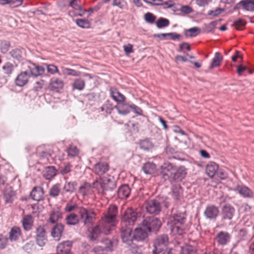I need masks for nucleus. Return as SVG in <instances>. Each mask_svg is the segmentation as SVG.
I'll list each match as a JSON object with an SVG mask.
<instances>
[{
  "instance_id": "bf43d9fd",
  "label": "nucleus",
  "mask_w": 254,
  "mask_h": 254,
  "mask_svg": "<svg viewBox=\"0 0 254 254\" xmlns=\"http://www.w3.org/2000/svg\"><path fill=\"white\" fill-rule=\"evenodd\" d=\"M245 24L246 22L242 19H238L235 20L234 22L236 28L239 30H242L243 27L245 26Z\"/></svg>"
},
{
  "instance_id": "4d7b16f0",
  "label": "nucleus",
  "mask_w": 254,
  "mask_h": 254,
  "mask_svg": "<svg viewBox=\"0 0 254 254\" xmlns=\"http://www.w3.org/2000/svg\"><path fill=\"white\" fill-rule=\"evenodd\" d=\"M144 18L146 22L151 24L153 23L156 19V16L150 12L145 13Z\"/></svg>"
},
{
  "instance_id": "4c0bfd02",
  "label": "nucleus",
  "mask_w": 254,
  "mask_h": 254,
  "mask_svg": "<svg viewBox=\"0 0 254 254\" xmlns=\"http://www.w3.org/2000/svg\"><path fill=\"white\" fill-rule=\"evenodd\" d=\"M222 60L223 57L221 54L219 52L216 53L211 63L210 68H213L214 67L219 66Z\"/></svg>"
},
{
  "instance_id": "49530a36",
  "label": "nucleus",
  "mask_w": 254,
  "mask_h": 254,
  "mask_svg": "<svg viewBox=\"0 0 254 254\" xmlns=\"http://www.w3.org/2000/svg\"><path fill=\"white\" fill-rule=\"evenodd\" d=\"M62 69L63 73L64 75H71L73 76H78L80 75V71L73 69L62 67Z\"/></svg>"
},
{
  "instance_id": "473e14b6",
  "label": "nucleus",
  "mask_w": 254,
  "mask_h": 254,
  "mask_svg": "<svg viewBox=\"0 0 254 254\" xmlns=\"http://www.w3.org/2000/svg\"><path fill=\"white\" fill-rule=\"evenodd\" d=\"M33 223V218L30 215L24 216L22 220L23 228L26 231L30 230L32 228Z\"/></svg>"
},
{
  "instance_id": "052dcab7",
  "label": "nucleus",
  "mask_w": 254,
  "mask_h": 254,
  "mask_svg": "<svg viewBox=\"0 0 254 254\" xmlns=\"http://www.w3.org/2000/svg\"><path fill=\"white\" fill-rule=\"evenodd\" d=\"M217 23L216 21H213L211 22L208 24L205 25L204 30L206 32H210L214 30Z\"/></svg>"
},
{
  "instance_id": "5701e85b",
  "label": "nucleus",
  "mask_w": 254,
  "mask_h": 254,
  "mask_svg": "<svg viewBox=\"0 0 254 254\" xmlns=\"http://www.w3.org/2000/svg\"><path fill=\"white\" fill-rule=\"evenodd\" d=\"M69 6L77 11L75 15L82 16L85 13V10L82 9L80 4V0H71L69 2Z\"/></svg>"
},
{
  "instance_id": "a878e982",
  "label": "nucleus",
  "mask_w": 254,
  "mask_h": 254,
  "mask_svg": "<svg viewBox=\"0 0 254 254\" xmlns=\"http://www.w3.org/2000/svg\"><path fill=\"white\" fill-rule=\"evenodd\" d=\"M79 216L74 212L67 215L65 218V222L68 225H75L79 223Z\"/></svg>"
},
{
  "instance_id": "338daca9",
  "label": "nucleus",
  "mask_w": 254,
  "mask_h": 254,
  "mask_svg": "<svg viewBox=\"0 0 254 254\" xmlns=\"http://www.w3.org/2000/svg\"><path fill=\"white\" fill-rule=\"evenodd\" d=\"M179 10L182 13L187 14L191 13L193 11L191 7L189 5H183L182 6Z\"/></svg>"
},
{
  "instance_id": "0e129e2a",
  "label": "nucleus",
  "mask_w": 254,
  "mask_h": 254,
  "mask_svg": "<svg viewBox=\"0 0 254 254\" xmlns=\"http://www.w3.org/2000/svg\"><path fill=\"white\" fill-rule=\"evenodd\" d=\"M8 243V238L0 234V249H3L6 247Z\"/></svg>"
},
{
  "instance_id": "393cba45",
  "label": "nucleus",
  "mask_w": 254,
  "mask_h": 254,
  "mask_svg": "<svg viewBox=\"0 0 254 254\" xmlns=\"http://www.w3.org/2000/svg\"><path fill=\"white\" fill-rule=\"evenodd\" d=\"M218 166L215 163L210 162L206 165V173L210 178H213L217 172Z\"/></svg>"
},
{
  "instance_id": "c03bdc74",
  "label": "nucleus",
  "mask_w": 254,
  "mask_h": 254,
  "mask_svg": "<svg viewBox=\"0 0 254 254\" xmlns=\"http://www.w3.org/2000/svg\"><path fill=\"white\" fill-rule=\"evenodd\" d=\"M200 32V29L197 27L190 28L185 31V35L187 37H194L198 35Z\"/></svg>"
},
{
  "instance_id": "3c124183",
  "label": "nucleus",
  "mask_w": 254,
  "mask_h": 254,
  "mask_svg": "<svg viewBox=\"0 0 254 254\" xmlns=\"http://www.w3.org/2000/svg\"><path fill=\"white\" fill-rule=\"evenodd\" d=\"M168 19L161 17L158 19L156 22L157 27L158 28H162L168 26L169 25Z\"/></svg>"
},
{
  "instance_id": "79ce46f5",
  "label": "nucleus",
  "mask_w": 254,
  "mask_h": 254,
  "mask_svg": "<svg viewBox=\"0 0 254 254\" xmlns=\"http://www.w3.org/2000/svg\"><path fill=\"white\" fill-rule=\"evenodd\" d=\"M61 191V186L60 184L53 185L50 190L49 195L52 197H57Z\"/></svg>"
},
{
  "instance_id": "2eb2a0df",
  "label": "nucleus",
  "mask_w": 254,
  "mask_h": 254,
  "mask_svg": "<svg viewBox=\"0 0 254 254\" xmlns=\"http://www.w3.org/2000/svg\"><path fill=\"white\" fill-rule=\"evenodd\" d=\"M28 68L30 70V75L35 77H37L42 75L45 71L44 68L40 65H38L35 64L30 63L28 66Z\"/></svg>"
},
{
  "instance_id": "dca6fc26",
  "label": "nucleus",
  "mask_w": 254,
  "mask_h": 254,
  "mask_svg": "<svg viewBox=\"0 0 254 254\" xmlns=\"http://www.w3.org/2000/svg\"><path fill=\"white\" fill-rule=\"evenodd\" d=\"M161 174L165 179H169L171 180L175 168L171 164L165 163L161 167Z\"/></svg>"
},
{
  "instance_id": "c756f323",
  "label": "nucleus",
  "mask_w": 254,
  "mask_h": 254,
  "mask_svg": "<svg viewBox=\"0 0 254 254\" xmlns=\"http://www.w3.org/2000/svg\"><path fill=\"white\" fill-rule=\"evenodd\" d=\"M56 169L54 166H48L43 171V177L46 180H50L56 175Z\"/></svg>"
},
{
  "instance_id": "8fccbe9b",
  "label": "nucleus",
  "mask_w": 254,
  "mask_h": 254,
  "mask_svg": "<svg viewBox=\"0 0 254 254\" xmlns=\"http://www.w3.org/2000/svg\"><path fill=\"white\" fill-rule=\"evenodd\" d=\"M10 43L6 40H3L1 42L0 45V52L3 54L6 53L9 49Z\"/></svg>"
},
{
  "instance_id": "6ab92c4d",
  "label": "nucleus",
  "mask_w": 254,
  "mask_h": 254,
  "mask_svg": "<svg viewBox=\"0 0 254 254\" xmlns=\"http://www.w3.org/2000/svg\"><path fill=\"white\" fill-rule=\"evenodd\" d=\"M94 172L100 177L109 170V165L105 162H100L94 165Z\"/></svg>"
},
{
  "instance_id": "4468645a",
  "label": "nucleus",
  "mask_w": 254,
  "mask_h": 254,
  "mask_svg": "<svg viewBox=\"0 0 254 254\" xmlns=\"http://www.w3.org/2000/svg\"><path fill=\"white\" fill-rule=\"evenodd\" d=\"M187 172L184 167H180L177 170L175 169L170 181L171 182H179L185 178Z\"/></svg>"
},
{
  "instance_id": "7ed1b4c3",
  "label": "nucleus",
  "mask_w": 254,
  "mask_h": 254,
  "mask_svg": "<svg viewBox=\"0 0 254 254\" xmlns=\"http://www.w3.org/2000/svg\"><path fill=\"white\" fill-rule=\"evenodd\" d=\"M94 186L99 193L106 195L107 192L115 189L116 184L113 177L111 176L101 177L99 180L94 183Z\"/></svg>"
},
{
  "instance_id": "39448f33",
  "label": "nucleus",
  "mask_w": 254,
  "mask_h": 254,
  "mask_svg": "<svg viewBox=\"0 0 254 254\" xmlns=\"http://www.w3.org/2000/svg\"><path fill=\"white\" fill-rule=\"evenodd\" d=\"M161 224L160 220L154 216L146 217L142 222V226L146 228L148 232L157 231Z\"/></svg>"
},
{
  "instance_id": "864d4df0",
  "label": "nucleus",
  "mask_w": 254,
  "mask_h": 254,
  "mask_svg": "<svg viewBox=\"0 0 254 254\" xmlns=\"http://www.w3.org/2000/svg\"><path fill=\"white\" fill-rule=\"evenodd\" d=\"M68 155L71 157H75L78 154V150L75 146L71 145L67 150Z\"/></svg>"
},
{
  "instance_id": "09e8293b",
  "label": "nucleus",
  "mask_w": 254,
  "mask_h": 254,
  "mask_svg": "<svg viewBox=\"0 0 254 254\" xmlns=\"http://www.w3.org/2000/svg\"><path fill=\"white\" fill-rule=\"evenodd\" d=\"M181 254H196V249L191 246L187 245L182 247Z\"/></svg>"
},
{
  "instance_id": "c9c22d12",
  "label": "nucleus",
  "mask_w": 254,
  "mask_h": 254,
  "mask_svg": "<svg viewBox=\"0 0 254 254\" xmlns=\"http://www.w3.org/2000/svg\"><path fill=\"white\" fill-rule=\"evenodd\" d=\"M142 169L146 174H152L156 172V165L152 162H147L143 165Z\"/></svg>"
},
{
  "instance_id": "680f3d73",
  "label": "nucleus",
  "mask_w": 254,
  "mask_h": 254,
  "mask_svg": "<svg viewBox=\"0 0 254 254\" xmlns=\"http://www.w3.org/2000/svg\"><path fill=\"white\" fill-rule=\"evenodd\" d=\"M127 3L124 0H114L113 5L121 9H123L126 6Z\"/></svg>"
},
{
  "instance_id": "2f4dec72",
  "label": "nucleus",
  "mask_w": 254,
  "mask_h": 254,
  "mask_svg": "<svg viewBox=\"0 0 254 254\" xmlns=\"http://www.w3.org/2000/svg\"><path fill=\"white\" fill-rule=\"evenodd\" d=\"M21 235V230L19 227L14 226L12 227L9 233V239L11 241H17Z\"/></svg>"
},
{
  "instance_id": "72a5a7b5",
  "label": "nucleus",
  "mask_w": 254,
  "mask_h": 254,
  "mask_svg": "<svg viewBox=\"0 0 254 254\" xmlns=\"http://www.w3.org/2000/svg\"><path fill=\"white\" fill-rule=\"evenodd\" d=\"M10 55L14 59L20 61L24 58L25 53L23 49L16 48L10 52Z\"/></svg>"
},
{
  "instance_id": "aec40b11",
  "label": "nucleus",
  "mask_w": 254,
  "mask_h": 254,
  "mask_svg": "<svg viewBox=\"0 0 254 254\" xmlns=\"http://www.w3.org/2000/svg\"><path fill=\"white\" fill-rule=\"evenodd\" d=\"M64 226L61 224H57L52 229L51 235L56 241H59L62 236Z\"/></svg>"
},
{
  "instance_id": "f3484780",
  "label": "nucleus",
  "mask_w": 254,
  "mask_h": 254,
  "mask_svg": "<svg viewBox=\"0 0 254 254\" xmlns=\"http://www.w3.org/2000/svg\"><path fill=\"white\" fill-rule=\"evenodd\" d=\"M242 7L245 10L249 11H254V0H243L238 2L234 9Z\"/></svg>"
},
{
  "instance_id": "f704fd0d",
  "label": "nucleus",
  "mask_w": 254,
  "mask_h": 254,
  "mask_svg": "<svg viewBox=\"0 0 254 254\" xmlns=\"http://www.w3.org/2000/svg\"><path fill=\"white\" fill-rule=\"evenodd\" d=\"M14 195L15 192L10 187H7L3 192V197L7 203L11 202Z\"/></svg>"
},
{
  "instance_id": "0eeeda50",
  "label": "nucleus",
  "mask_w": 254,
  "mask_h": 254,
  "mask_svg": "<svg viewBox=\"0 0 254 254\" xmlns=\"http://www.w3.org/2000/svg\"><path fill=\"white\" fill-rule=\"evenodd\" d=\"M138 216L137 212L131 208H127L122 218V226L127 227L132 225L137 220Z\"/></svg>"
},
{
  "instance_id": "9d476101",
  "label": "nucleus",
  "mask_w": 254,
  "mask_h": 254,
  "mask_svg": "<svg viewBox=\"0 0 254 254\" xmlns=\"http://www.w3.org/2000/svg\"><path fill=\"white\" fill-rule=\"evenodd\" d=\"M131 228L126 226L125 228L122 226L121 228V238L123 242L127 244V245H130L132 243L133 235H131Z\"/></svg>"
},
{
  "instance_id": "a211bd4d",
  "label": "nucleus",
  "mask_w": 254,
  "mask_h": 254,
  "mask_svg": "<svg viewBox=\"0 0 254 254\" xmlns=\"http://www.w3.org/2000/svg\"><path fill=\"white\" fill-rule=\"evenodd\" d=\"M234 208L229 205L225 204L222 209V215L224 219L231 220L235 214Z\"/></svg>"
},
{
  "instance_id": "58836bf2",
  "label": "nucleus",
  "mask_w": 254,
  "mask_h": 254,
  "mask_svg": "<svg viewBox=\"0 0 254 254\" xmlns=\"http://www.w3.org/2000/svg\"><path fill=\"white\" fill-rule=\"evenodd\" d=\"M77 183L75 181L66 182L63 187V190L65 192L71 193L75 190Z\"/></svg>"
},
{
  "instance_id": "5fc2aeb1",
  "label": "nucleus",
  "mask_w": 254,
  "mask_h": 254,
  "mask_svg": "<svg viewBox=\"0 0 254 254\" xmlns=\"http://www.w3.org/2000/svg\"><path fill=\"white\" fill-rule=\"evenodd\" d=\"M77 25L82 28H87L90 27V23L88 20L82 19H78L76 20Z\"/></svg>"
},
{
  "instance_id": "6e6552de",
  "label": "nucleus",
  "mask_w": 254,
  "mask_h": 254,
  "mask_svg": "<svg viewBox=\"0 0 254 254\" xmlns=\"http://www.w3.org/2000/svg\"><path fill=\"white\" fill-rule=\"evenodd\" d=\"M145 208L148 213L154 214H158L161 210L160 202L157 199L146 201Z\"/></svg>"
},
{
  "instance_id": "cd10ccee",
  "label": "nucleus",
  "mask_w": 254,
  "mask_h": 254,
  "mask_svg": "<svg viewBox=\"0 0 254 254\" xmlns=\"http://www.w3.org/2000/svg\"><path fill=\"white\" fill-rule=\"evenodd\" d=\"M110 94L112 98L120 104L125 102L126 97L116 89H111Z\"/></svg>"
},
{
  "instance_id": "1a4fd4ad",
  "label": "nucleus",
  "mask_w": 254,
  "mask_h": 254,
  "mask_svg": "<svg viewBox=\"0 0 254 254\" xmlns=\"http://www.w3.org/2000/svg\"><path fill=\"white\" fill-rule=\"evenodd\" d=\"M36 240L40 247L45 246L47 242L46 231L44 226H39L36 229Z\"/></svg>"
},
{
  "instance_id": "69168bd1",
  "label": "nucleus",
  "mask_w": 254,
  "mask_h": 254,
  "mask_svg": "<svg viewBox=\"0 0 254 254\" xmlns=\"http://www.w3.org/2000/svg\"><path fill=\"white\" fill-rule=\"evenodd\" d=\"M47 71L52 74H55L59 72V69L58 67L54 64H48L47 65Z\"/></svg>"
},
{
  "instance_id": "f8f14e48",
  "label": "nucleus",
  "mask_w": 254,
  "mask_h": 254,
  "mask_svg": "<svg viewBox=\"0 0 254 254\" xmlns=\"http://www.w3.org/2000/svg\"><path fill=\"white\" fill-rule=\"evenodd\" d=\"M204 214L207 219H215L219 214L218 208L214 205H208L204 210Z\"/></svg>"
},
{
  "instance_id": "6e6d98bb",
  "label": "nucleus",
  "mask_w": 254,
  "mask_h": 254,
  "mask_svg": "<svg viewBox=\"0 0 254 254\" xmlns=\"http://www.w3.org/2000/svg\"><path fill=\"white\" fill-rule=\"evenodd\" d=\"M140 147L144 150H149L153 147V144L148 140H142L140 144Z\"/></svg>"
},
{
  "instance_id": "bb28decb",
  "label": "nucleus",
  "mask_w": 254,
  "mask_h": 254,
  "mask_svg": "<svg viewBox=\"0 0 254 254\" xmlns=\"http://www.w3.org/2000/svg\"><path fill=\"white\" fill-rule=\"evenodd\" d=\"M147 233L141 228H137L135 229L133 237L134 239L138 241H143L147 237Z\"/></svg>"
},
{
  "instance_id": "774afa93",
  "label": "nucleus",
  "mask_w": 254,
  "mask_h": 254,
  "mask_svg": "<svg viewBox=\"0 0 254 254\" xmlns=\"http://www.w3.org/2000/svg\"><path fill=\"white\" fill-rule=\"evenodd\" d=\"M224 11V9L220 8H217L215 10H209L208 12V15L212 16H217L221 13Z\"/></svg>"
},
{
  "instance_id": "a19ab883",
  "label": "nucleus",
  "mask_w": 254,
  "mask_h": 254,
  "mask_svg": "<svg viewBox=\"0 0 254 254\" xmlns=\"http://www.w3.org/2000/svg\"><path fill=\"white\" fill-rule=\"evenodd\" d=\"M78 206L76 202L71 201H68L65 205L64 210L65 212H71L72 211H76L78 213Z\"/></svg>"
},
{
  "instance_id": "603ef678",
  "label": "nucleus",
  "mask_w": 254,
  "mask_h": 254,
  "mask_svg": "<svg viewBox=\"0 0 254 254\" xmlns=\"http://www.w3.org/2000/svg\"><path fill=\"white\" fill-rule=\"evenodd\" d=\"M154 5H160L163 7V8L166 9L171 8L174 6L175 3L173 0H169L162 3L155 2L154 3Z\"/></svg>"
},
{
  "instance_id": "e433bc0d",
  "label": "nucleus",
  "mask_w": 254,
  "mask_h": 254,
  "mask_svg": "<svg viewBox=\"0 0 254 254\" xmlns=\"http://www.w3.org/2000/svg\"><path fill=\"white\" fill-rule=\"evenodd\" d=\"M119 114L122 115H126L129 113V106L125 104L124 102L115 106Z\"/></svg>"
},
{
  "instance_id": "4be33fe9",
  "label": "nucleus",
  "mask_w": 254,
  "mask_h": 254,
  "mask_svg": "<svg viewBox=\"0 0 254 254\" xmlns=\"http://www.w3.org/2000/svg\"><path fill=\"white\" fill-rule=\"evenodd\" d=\"M44 190L42 188L38 187H35L32 190L30 196L35 201H39L43 198Z\"/></svg>"
},
{
  "instance_id": "b1692460",
  "label": "nucleus",
  "mask_w": 254,
  "mask_h": 254,
  "mask_svg": "<svg viewBox=\"0 0 254 254\" xmlns=\"http://www.w3.org/2000/svg\"><path fill=\"white\" fill-rule=\"evenodd\" d=\"M130 193V189L127 185L121 186L118 190L119 197L121 199L126 198L128 197Z\"/></svg>"
},
{
  "instance_id": "ddd939ff",
  "label": "nucleus",
  "mask_w": 254,
  "mask_h": 254,
  "mask_svg": "<svg viewBox=\"0 0 254 254\" xmlns=\"http://www.w3.org/2000/svg\"><path fill=\"white\" fill-rule=\"evenodd\" d=\"M64 86V82L59 78H53L51 79L49 89L54 92H58L62 89Z\"/></svg>"
},
{
  "instance_id": "ea45409f",
  "label": "nucleus",
  "mask_w": 254,
  "mask_h": 254,
  "mask_svg": "<svg viewBox=\"0 0 254 254\" xmlns=\"http://www.w3.org/2000/svg\"><path fill=\"white\" fill-rule=\"evenodd\" d=\"M79 192L84 196L90 194L92 191V189L90 184L85 183L79 188Z\"/></svg>"
},
{
  "instance_id": "423d86ee",
  "label": "nucleus",
  "mask_w": 254,
  "mask_h": 254,
  "mask_svg": "<svg viewBox=\"0 0 254 254\" xmlns=\"http://www.w3.org/2000/svg\"><path fill=\"white\" fill-rule=\"evenodd\" d=\"M168 244V237L166 235L158 236L153 243L152 254H159Z\"/></svg>"
},
{
  "instance_id": "37998d69",
  "label": "nucleus",
  "mask_w": 254,
  "mask_h": 254,
  "mask_svg": "<svg viewBox=\"0 0 254 254\" xmlns=\"http://www.w3.org/2000/svg\"><path fill=\"white\" fill-rule=\"evenodd\" d=\"M85 81L83 79L78 78L75 79L72 83V87L74 89L82 90L85 87Z\"/></svg>"
},
{
  "instance_id": "13d9d810",
  "label": "nucleus",
  "mask_w": 254,
  "mask_h": 254,
  "mask_svg": "<svg viewBox=\"0 0 254 254\" xmlns=\"http://www.w3.org/2000/svg\"><path fill=\"white\" fill-rule=\"evenodd\" d=\"M71 165L68 163H65L63 167L60 168V172L62 174L64 175L69 173L71 171Z\"/></svg>"
},
{
  "instance_id": "c85d7f7f",
  "label": "nucleus",
  "mask_w": 254,
  "mask_h": 254,
  "mask_svg": "<svg viewBox=\"0 0 254 254\" xmlns=\"http://www.w3.org/2000/svg\"><path fill=\"white\" fill-rule=\"evenodd\" d=\"M230 236L228 233L226 232H220L218 233L217 240L218 243L221 245H226L230 241Z\"/></svg>"
},
{
  "instance_id": "7c9ffc66",
  "label": "nucleus",
  "mask_w": 254,
  "mask_h": 254,
  "mask_svg": "<svg viewBox=\"0 0 254 254\" xmlns=\"http://www.w3.org/2000/svg\"><path fill=\"white\" fill-rule=\"evenodd\" d=\"M101 233L106 234L103 231V226L100 222L99 226H95L92 229L89 237L90 240L95 241L98 238Z\"/></svg>"
},
{
  "instance_id": "f03ea898",
  "label": "nucleus",
  "mask_w": 254,
  "mask_h": 254,
  "mask_svg": "<svg viewBox=\"0 0 254 254\" xmlns=\"http://www.w3.org/2000/svg\"><path fill=\"white\" fill-rule=\"evenodd\" d=\"M187 215L185 212L177 211L173 214L169 219L172 231L181 235L184 229V224L186 221Z\"/></svg>"
},
{
  "instance_id": "de8ad7c7",
  "label": "nucleus",
  "mask_w": 254,
  "mask_h": 254,
  "mask_svg": "<svg viewBox=\"0 0 254 254\" xmlns=\"http://www.w3.org/2000/svg\"><path fill=\"white\" fill-rule=\"evenodd\" d=\"M61 218L62 213L59 211H53L50 215L49 221L52 223H55Z\"/></svg>"
},
{
  "instance_id": "e2e57ef3",
  "label": "nucleus",
  "mask_w": 254,
  "mask_h": 254,
  "mask_svg": "<svg viewBox=\"0 0 254 254\" xmlns=\"http://www.w3.org/2000/svg\"><path fill=\"white\" fill-rule=\"evenodd\" d=\"M182 194V190L181 188H176L173 190V196L175 199H179Z\"/></svg>"
},
{
  "instance_id": "9b49d317",
  "label": "nucleus",
  "mask_w": 254,
  "mask_h": 254,
  "mask_svg": "<svg viewBox=\"0 0 254 254\" xmlns=\"http://www.w3.org/2000/svg\"><path fill=\"white\" fill-rule=\"evenodd\" d=\"M30 74L29 72L24 71L19 73L15 79V84L18 86H23L29 81Z\"/></svg>"
},
{
  "instance_id": "f257e3e1",
  "label": "nucleus",
  "mask_w": 254,
  "mask_h": 254,
  "mask_svg": "<svg viewBox=\"0 0 254 254\" xmlns=\"http://www.w3.org/2000/svg\"><path fill=\"white\" fill-rule=\"evenodd\" d=\"M117 214V206L110 205L108 208L107 214L101 220L103 231L106 235H108L112 228L115 225Z\"/></svg>"
},
{
  "instance_id": "412c9836",
  "label": "nucleus",
  "mask_w": 254,
  "mask_h": 254,
  "mask_svg": "<svg viewBox=\"0 0 254 254\" xmlns=\"http://www.w3.org/2000/svg\"><path fill=\"white\" fill-rule=\"evenodd\" d=\"M244 197H252L253 191L247 187L243 185H238L234 189Z\"/></svg>"
},
{
  "instance_id": "20e7f679",
  "label": "nucleus",
  "mask_w": 254,
  "mask_h": 254,
  "mask_svg": "<svg viewBox=\"0 0 254 254\" xmlns=\"http://www.w3.org/2000/svg\"><path fill=\"white\" fill-rule=\"evenodd\" d=\"M79 219L84 225L89 226L95 219V213L92 209H87L83 207H79L78 210Z\"/></svg>"
},
{
  "instance_id": "a18cd8bd",
  "label": "nucleus",
  "mask_w": 254,
  "mask_h": 254,
  "mask_svg": "<svg viewBox=\"0 0 254 254\" xmlns=\"http://www.w3.org/2000/svg\"><path fill=\"white\" fill-rule=\"evenodd\" d=\"M2 69L5 74L10 76L14 70V65L12 64L7 62L2 66Z\"/></svg>"
}]
</instances>
